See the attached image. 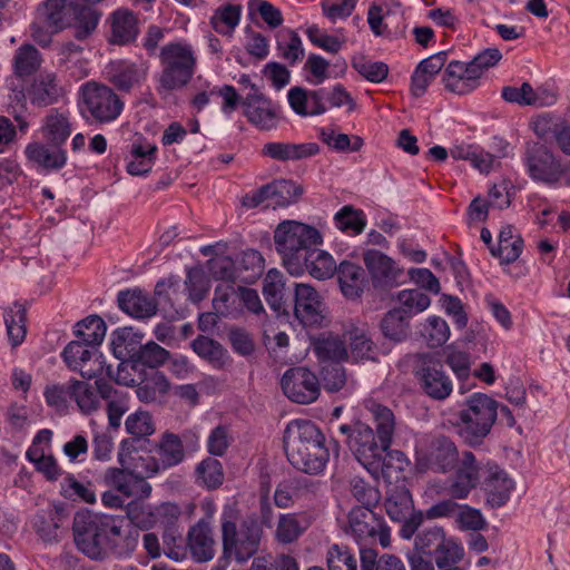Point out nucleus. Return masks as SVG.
<instances>
[{
  "label": "nucleus",
  "instance_id": "14",
  "mask_svg": "<svg viewBox=\"0 0 570 570\" xmlns=\"http://www.w3.org/2000/svg\"><path fill=\"white\" fill-rule=\"evenodd\" d=\"M66 365L72 371H79L87 380L98 377L104 372V357L96 348L81 341H71L62 351Z\"/></svg>",
  "mask_w": 570,
  "mask_h": 570
},
{
  "label": "nucleus",
  "instance_id": "40",
  "mask_svg": "<svg viewBox=\"0 0 570 570\" xmlns=\"http://www.w3.org/2000/svg\"><path fill=\"white\" fill-rule=\"evenodd\" d=\"M269 202L266 207H286L296 203L303 194V187L293 180L278 179L266 185Z\"/></svg>",
  "mask_w": 570,
  "mask_h": 570
},
{
  "label": "nucleus",
  "instance_id": "26",
  "mask_svg": "<svg viewBox=\"0 0 570 570\" xmlns=\"http://www.w3.org/2000/svg\"><path fill=\"white\" fill-rule=\"evenodd\" d=\"M316 483L307 478H289L279 482L274 492V503L281 509L291 508L296 501L313 494Z\"/></svg>",
  "mask_w": 570,
  "mask_h": 570
},
{
  "label": "nucleus",
  "instance_id": "18",
  "mask_svg": "<svg viewBox=\"0 0 570 570\" xmlns=\"http://www.w3.org/2000/svg\"><path fill=\"white\" fill-rule=\"evenodd\" d=\"M107 556H129L137 547L138 531L132 529L121 518L106 515Z\"/></svg>",
  "mask_w": 570,
  "mask_h": 570
},
{
  "label": "nucleus",
  "instance_id": "35",
  "mask_svg": "<svg viewBox=\"0 0 570 570\" xmlns=\"http://www.w3.org/2000/svg\"><path fill=\"white\" fill-rule=\"evenodd\" d=\"M484 484L488 502L497 508L505 504L513 489V481L497 465L489 466Z\"/></svg>",
  "mask_w": 570,
  "mask_h": 570
},
{
  "label": "nucleus",
  "instance_id": "64",
  "mask_svg": "<svg viewBox=\"0 0 570 570\" xmlns=\"http://www.w3.org/2000/svg\"><path fill=\"white\" fill-rule=\"evenodd\" d=\"M433 554L439 570H445L446 568H456L455 564L463 558L464 550L453 539L444 538Z\"/></svg>",
  "mask_w": 570,
  "mask_h": 570
},
{
  "label": "nucleus",
  "instance_id": "62",
  "mask_svg": "<svg viewBox=\"0 0 570 570\" xmlns=\"http://www.w3.org/2000/svg\"><path fill=\"white\" fill-rule=\"evenodd\" d=\"M196 474L197 482L209 490L219 488L224 481L222 463L213 458L203 460L196 468Z\"/></svg>",
  "mask_w": 570,
  "mask_h": 570
},
{
  "label": "nucleus",
  "instance_id": "53",
  "mask_svg": "<svg viewBox=\"0 0 570 570\" xmlns=\"http://www.w3.org/2000/svg\"><path fill=\"white\" fill-rule=\"evenodd\" d=\"M42 62L39 50L32 45L24 43L19 47L13 58V70L19 77L30 76L36 72Z\"/></svg>",
  "mask_w": 570,
  "mask_h": 570
},
{
  "label": "nucleus",
  "instance_id": "4",
  "mask_svg": "<svg viewBox=\"0 0 570 570\" xmlns=\"http://www.w3.org/2000/svg\"><path fill=\"white\" fill-rule=\"evenodd\" d=\"M498 402L483 393L468 396L455 423L459 435L470 445L481 444L498 417Z\"/></svg>",
  "mask_w": 570,
  "mask_h": 570
},
{
  "label": "nucleus",
  "instance_id": "61",
  "mask_svg": "<svg viewBox=\"0 0 570 570\" xmlns=\"http://www.w3.org/2000/svg\"><path fill=\"white\" fill-rule=\"evenodd\" d=\"M169 352L161 347L154 341H149L146 344L139 345L137 352L131 357H136L141 365L147 370L156 371L157 367L161 366L168 358Z\"/></svg>",
  "mask_w": 570,
  "mask_h": 570
},
{
  "label": "nucleus",
  "instance_id": "50",
  "mask_svg": "<svg viewBox=\"0 0 570 570\" xmlns=\"http://www.w3.org/2000/svg\"><path fill=\"white\" fill-rule=\"evenodd\" d=\"M148 372L136 357H126L122 360L116 373L111 372L110 366L107 367V374L115 380L117 384L124 386H137Z\"/></svg>",
  "mask_w": 570,
  "mask_h": 570
},
{
  "label": "nucleus",
  "instance_id": "1",
  "mask_svg": "<svg viewBox=\"0 0 570 570\" xmlns=\"http://www.w3.org/2000/svg\"><path fill=\"white\" fill-rule=\"evenodd\" d=\"M284 450L289 463L308 474L321 473L330 458L324 434L315 423L307 420H294L287 424Z\"/></svg>",
  "mask_w": 570,
  "mask_h": 570
},
{
  "label": "nucleus",
  "instance_id": "6",
  "mask_svg": "<svg viewBox=\"0 0 570 570\" xmlns=\"http://www.w3.org/2000/svg\"><path fill=\"white\" fill-rule=\"evenodd\" d=\"M80 111L85 118L98 124L115 121L124 110V101L112 88L96 81L80 87Z\"/></svg>",
  "mask_w": 570,
  "mask_h": 570
},
{
  "label": "nucleus",
  "instance_id": "56",
  "mask_svg": "<svg viewBox=\"0 0 570 570\" xmlns=\"http://www.w3.org/2000/svg\"><path fill=\"white\" fill-rule=\"evenodd\" d=\"M277 50L279 56L291 66L304 58V48L297 32L291 29L282 30L278 33Z\"/></svg>",
  "mask_w": 570,
  "mask_h": 570
},
{
  "label": "nucleus",
  "instance_id": "17",
  "mask_svg": "<svg viewBox=\"0 0 570 570\" xmlns=\"http://www.w3.org/2000/svg\"><path fill=\"white\" fill-rule=\"evenodd\" d=\"M294 314L304 326H317L323 321L322 299L309 284L295 283Z\"/></svg>",
  "mask_w": 570,
  "mask_h": 570
},
{
  "label": "nucleus",
  "instance_id": "47",
  "mask_svg": "<svg viewBox=\"0 0 570 570\" xmlns=\"http://www.w3.org/2000/svg\"><path fill=\"white\" fill-rule=\"evenodd\" d=\"M72 400L81 413L91 414L100 407L102 397L96 383L92 385L86 381L72 379Z\"/></svg>",
  "mask_w": 570,
  "mask_h": 570
},
{
  "label": "nucleus",
  "instance_id": "2",
  "mask_svg": "<svg viewBox=\"0 0 570 570\" xmlns=\"http://www.w3.org/2000/svg\"><path fill=\"white\" fill-rule=\"evenodd\" d=\"M318 229L297 220H284L274 232V243L283 265L292 275H302L306 255L314 246L322 244Z\"/></svg>",
  "mask_w": 570,
  "mask_h": 570
},
{
  "label": "nucleus",
  "instance_id": "20",
  "mask_svg": "<svg viewBox=\"0 0 570 570\" xmlns=\"http://www.w3.org/2000/svg\"><path fill=\"white\" fill-rule=\"evenodd\" d=\"M479 472L480 468L474 454L470 451L463 452L459 469L448 488L451 498L459 500L468 498L480 480Z\"/></svg>",
  "mask_w": 570,
  "mask_h": 570
},
{
  "label": "nucleus",
  "instance_id": "54",
  "mask_svg": "<svg viewBox=\"0 0 570 570\" xmlns=\"http://www.w3.org/2000/svg\"><path fill=\"white\" fill-rule=\"evenodd\" d=\"M75 334L87 345H99L106 335V324L98 315H91L76 324Z\"/></svg>",
  "mask_w": 570,
  "mask_h": 570
},
{
  "label": "nucleus",
  "instance_id": "63",
  "mask_svg": "<svg viewBox=\"0 0 570 570\" xmlns=\"http://www.w3.org/2000/svg\"><path fill=\"white\" fill-rule=\"evenodd\" d=\"M350 351L354 361L374 360L376 346L364 330L354 328L350 332Z\"/></svg>",
  "mask_w": 570,
  "mask_h": 570
},
{
  "label": "nucleus",
  "instance_id": "32",
  "mask_svg": "<svg viewBox=\"0 0 570 570\" xmlns=\"http://www.w3.org/2000/svg\"><path fill=\"white\" fill-rule=\"evenodd\" d=\"M118 304L121 311L136 318H148L157 312V302L141 289L120 292Z\"/></svg>",
  "mask_w": 570,
  "mask_h": 570
},
{
  "label": "nucleus",
  "instance_id": "15",
  "mask_svg": "<svg viewBox=\"0 0 570 570\" xmlns=\"http://www.w3.org/2000/svg\"><path fill=\"white\" fill-rule=\"evenodd\" d=\"M252 91L242 101L243 114L249 124L259 130H272L278 124V108L271 99L264 96L255 85Z\"/></svg>",
  "mask_w": 570,
  "mask_h": 570
},
{
  "label": "nucleus",
  "instance_id": "38",
  "mask_svg": "<svg viewBox=\"0 0 570 570\" xmlns=\"http://www.w3.org/2000/svg\"><path fill=\"white\" fill-rule=\"evenodd\" d=\"M76 6L77 3L69 0H46L43 16L53 32H60L72 26L77 12Z\"/></svg>",
  "mask_w": 570,
  "mask_h": 570
},
{
  "label": "nucleus",
  "instance_id": "10",
  "mask_svg": "<svg viewBox=\"0 0 570 570\" xmlns=\"http://www.w3.org/2000/svg\"><path fill=\"white\" fill-rule=\"evenodd\" d=\"M350 533L358 546H372L379 540L383 548L391 543V532L371 508L355 507L348 514Z\"/></svg>",
  "mask_w": 570,
  "mask_h": 570
},
{
  "label": "nucleus",
  "instance_id": "33",
  "mask_svg": "<svg viewBox=\"0 0 570 570\" xmlns=\"http://www.w3.org/2000/svg\"><path fill=\"white\" fill-rule=\"evenodd\" d=\"M311 520L307 513H283L278 517L275 539L277 542L288 544L297 541L308 529Z\"/></svg>",
  "mask_w": 570,
  "mask_h": 570
},
{
  "label": "nucleus",
  "instance_id": "9",
  "mask_svg": "<svg viewBox=\"0 0 570 570\" xmlns=\"http://www.w3.org/2000/svg\"><path fill=\"white\" fill-rule=\"evenodd\" d=\"M459 462L455 443L445 435H435L425 440L416 450V469L420 472L434 471L446 473Z\"/></svg>",
  "mask_w": 570,
  "mask_h": 570
},
{
  "label": "nucleus",
  "instance_id": "57",
  "mask_svg": "<svg viewBox=\"0 0 570 570\" xmlns=\"http://www.w3.org/2000/svg\"><path fill=\"white\" fill-rule=\"evenodd\" d=\"M399 307H395L409 320L425 311L430 304V297L420 289H403L397 293Z\"/></svg>",
  "mask_w": 570,
  "mask_h": 570
},
{
  "label": "nucleus",
  "instance_id": "43",
  "mask_svg": "<svg viewBox=\"0 0 570 570\" xmlns=\"http://www.w3.org/2000/svg\"><path fill=\"white\" fill-rule=\"evenodd\" d=\"M306 256V265L303 266L302 274L307 271L316 279L331 278L338 267L331 254L316 246L312 247Z\"/></svg>",
  "mask_w": 570,
  "mask_h": 570
},
{
  "label": "nucleus",
  "instance_id": "48",
  "mask_svg": "<svg viewBox=\"0 0 570 570\" xmlns=\"http://www.w3.org/2000/svg\"><path fill=\"white\" fill-rule=\"evenodd\" d=\"M194 352L208 361L214 367L222 368L228 361V353L224 346L207 336H198L191 343Z\"/></svg>",
  "mask_w": 570,
  "mask_h": 570
},
{
  "label": "nucleus",
  "instance_id": "37",
  "mask_svg": "<svg viewBox=\"0 0 570 570\" xmlns=\"http://www.w3.org/2000/svg\"><path fill=\"white\" fill-rule=\"evenodd\" d=\"M111 38L110 41L116 45H127L134 41L138 33V20L136 16L127 10L119 9L110 18Z\"/></svg>",
  "mask_w": 570,
  "mask_h": 570
},
{
  "label": "nucleus",
  "instance_id": "22",
  "mask_svg": "<svg viewBox=\"0 0 570 570\" xmlns=\"http://www.w3.org/2000/svg\"><path fill=\"white\" fill-rule=\"evenodd\" d=\"M148 69L146 61L119 60L110 65L109 80L118 90L129 92L145 81Z\"/></svg>",
  "mask_w": 570,
  "mask_h": 570
},
{
  "label": "nucleus",
  "instance_id": "60",
  "mask_svg": "<svg viewBox=\"0 0 570 570\" xmlns=\"http://www.w3.org/2000/svg\"><path fill=\"white\" fill-rule=\"evenodd\" d=\"M334 220L336 227L348 235H358L366 226L363 213L350 205L338 210L334 216Z\"/></svg>",
  "mask_w": 570,
  "mask_h": 570
},
{
  "label": "nucleus",
  "instance_id": "59",
  "mask_svg": "<svg viewBox=\"0 0 570 570\" xmlns=\"http://www.w3.org/2000/svg\"><path fill=\"white\" fill-rule=\"evenodd\" d=\"M75 14V37L78 40H85L88 38L97 28L101 18V12L97 9L86 6H76Z\"/></svg>",
  "mask_w": 570,
  "mask_h": 570
},
{
  "label": "nucleus",
  "instance_id": "34",
  "mask_svg": "<svg viewBox=\"0 0 570 570\" xmlns=\"http://www.w3.org/2000/svg\"><path fill=\"white\" fill-rule=\"evenodd\" d=\"M155 450L163 471L174 468L185 460L183 441L173 432H164L156 443Z\"/></svg>",
  "mask_w": 570,
  "mask_h": 570
},
{
  "label": "nucleus",
  "instance_id": "39",
  "mask_svg": "<svg viewBox=\"0 0 570 570\" xmlns=\"http://www.w3.org/2000/svg\"><path fill=\"white\" fill-rule=\"evenodd\" d=\"M213 307L215 314L223 317L238 318L243 314L239 304L238 286L222 284L215 288Z\"/></svg>",
  "mask_w": 570,
  "mask_h": 570
},
{
  "label": "nucleus",
  "instance_id": "52",
  "mask_svg": "<svg viewBox=\"0 0 570 570\" xmlns=\"http://www.w3.org/2000/svg\"><path fill=\"white\" fill-rule=\"evenodd\" d=\"M263 294L267 304L275 311H281L285 305V281L284 275L273 268L264 278Z\"/></svg>",
  "mask_w": 570,
  "mask_h": 570
},
{
  "label": "nucleus",
  "instance_id": "49",
  "mask_svg": "<svg viewBox=\"0 0 570 570\" xmlns=\"http://www.w3.org/2000/svg\"><path fill=\"white\" fill-rule=\"evenodd\" d=\"M4 323L8 338L13 347L20 345L26 337V308L19 303H13L4 312Z\"/></svg>",
  "mask_w": 570,
  "mask_h": 570
},
{
  "label": "nucleus",
  "instance_id": "25",
  "mask_svg": "<svg viewBox=\"0 0 570 570\" xmlns=\"http://www.w3.org/2000/svg\"><path fill=\"white\" fill-rule=\"evenodd\" d=\"M28 95L32 105L47 107L63 98L65 89L56 73L45 72L33 80Z\"/></svg>",
  "mask_w": 570,
  "mask_h": 570
},
{
  "label": "nucleus",
  "instance_id": "5",
  "mask_svg": "<svg viewBox=\"0 0 570 570\" xmlns=\"http://www.w3.org/2000/svg\"><path fill=\"white\" fill-rule=\"evenodd\" d=\"M262 535L263 529L256 518L248 517L236 523L225 515L222 522L224 558L246 562L258 551Z\"/></svg>",
  "mask_w": 570,
  "mask_h": 570
},
{
  "label": "nucleus",
  "instance_id": "12",
  "mask_svg": "<svg viewBox=\"0 0 570 570\" xmlns=\"http://www.w3.org/2000/svg\"><path fill=\"white\" fill-rule=\"evenodd\" d=\"M284 394L298 404H309L320 395V381L317 376L306 367H293L287 370L281 380Z\"/></svg>",
  "mask_w": 570,
  "mask_h": 570
},
{
  "label": "nucleus",
  "instance_id": "44",
  "mask_svg": "<svg viewBox=\"0 0 570 570\" xmlns=\"http://www.w3.org/2000/svg\"><path fill=\"white\" fill-rule=\"evenodd\" d=\"M409 461L405 454L401 451L390 449L384 452V454L380 458V465L377 471H368L375 479L383 478L387 482L397 481L405 468L407 466Z\"/></svg>",
  "mask_w": 570,
  "mask_h": 570
},
{
  "label": "nucleus",
  "instance_id": "27",
  "mask_svg": "<svg viewBox=\"0 0 570 570\" xmlns=\"http://www.w3.org/2000/svg\"><path fill=\"white\" fill-rule=\"evenodd\" d=\"M96 385L100 396L107 402L108 424L111 429L118 430L121 425L122 415L129 410L128 395L116 390L104 379H97Z\"/></svg>",
  "mask_w": 570,
  "mask_h": 570
},
{
  "label": "nucleus",
  "instance_id": "23",
  "mask_svg": "<svg viewBox=\"0 0 570 570\" xmlns=\"http://www.w3.org/2000/svg\"><path fill=\"white\" fill-rule=\"evenodd\" d=\"M187 547L193 558L198 562H206L214 558L216 541L208 521L202 519L189 529Z\"/></svg>",
  "mask_w": 570,
  "mask_h": 570
},
{
  "label": "nucleus",
  "instance_id": "36",
  "mask_svg": "<svg viewBox=\"0 0 570 570\" xmlns=\"http://www.w3.org/2000/svg\"><path fill=\"white\" fill-rule=\"evenodd\" d=\"M502 98L508 102L537 107L551 105L554 101L553 95L543 89L534 90L528 82H523L520 88L503 87Z\"/></svg>",
  "mask_w": 570,
  "mask_h": 570
},
{
  "label": "nucleus",
  "instance_id": "46",
  "mask_svg": "<svg viewBox=\"0 0 570 570\" xmlns=\"http://www.w3.org/2000/svg\"><path fill=\"white\" fill-rule=\"evenodd\" d=\"M157 146L145 144H132L130 160L127 164V171L130 175L139 176L149 173L155 164Z\"/></svg>",
  "mask_w": 570,
  "mask_h": 570
},
{
  "label": "nucleus",
  "instance_id": "16",
  "mask_svg": "<svg viewBox=\"0 0 570 570\" xmlns=\"http://www.w3.org/2000/svg\"><path fill=\"white\" fill-rule=\"evenodd\" d=\"M417 377L422 391L433 400H445L452 393V381L443 371L442 364L428 355L417 371Z\"/></svg>",
  "mask_w": 570,
  "mask_h": 570
},
{
  "label": "nucleus",
  "instance_id": "31",
  "mask_svg": "<svg viewBox=\"0 0 570 570\" xmlns=\"http://www.w3.org/2000/svg\"><path fill=\"white\" fill-rule=\"evenodd\" d=\"M335 273L344 297L347 299L360 298L366 285L363 268L355 263L343 261Z\"/></svg>",
  "mask_w": 570,
  "mask_h": 570
},
{
  "label": "nucleus",
  "instance_id": "28",
  "mask_svg": "<svg viewBox=\"0 0 570 570\" xmlns=\"http://www.w3.org/2000/svg\"><path fill=\"white\" fill-rule=\"evenodd\" d=\"M446 61V52L441 51L423 59L411 77V92L414 97H422L435 76L442 70Z\"/></svg>",
  "mask_w": 570,
  "mask_h": 570
},
{
  "label": "nucleus",
  "instance_id": "11",
  "mask_svg": "<svg viewBox=\"0 0 570 570\" xmlns=\"http://www.w3.org/2000/svg\"><path fill=\"white\" fill-rule=\"evenodd\" d=\"M363 263L368 272L372 288L379 295L387 294L392 288L401 285L404 271L386 254L367 249L363 253Z\"/></svg>",
  "mask_w": 570,
  "mask_h": 570
},
{
  "label": "nucleus",
  "instance_id": "42",
  "mask_svg": "<svg viewBox=\"0 0 570 570\" xmlns=\"http://www.w3.org/2000/svg\"><path fill=\"white\" fill-rule=\"evenodd\" d=\"M365 407L375 423L377 439L384 445H391L395 431V416L392 410L373 400L366 401Z\"/></svg>",
  "mask_w": 570,
  "mask_h": 570
},
{
  "label": "nucleus",
  "instance_id": "21",
  "mask_svg": "<svg viewBox=\"0 0 570 570\" xmlns=\"http://www.w3.org/2000/svg\"><path fill=\"white\" fill-rule=\"evenodd\" d=\"M442 82L448 91L466 95L479 87L480 78L469 62L453 60L445 67Z\"/></svg>",
  "mask_w": 570,
  "mask_h": 570
},
{
  "label": "nucleus",
  "instance_id": "3",
  "mask_svg": "<svg viewBox=\"0 0 570 570\" xmlns=\"http://www.w3.org/2000/svg\"><path fill=\"white\" fill-rule=\"evenodd\" d=\"M161 71L157 77L156 91L163 100H169L173 92L186 87L194 77L197 57L186 42H170L160 49Z\"/></svg>",
  "mask_w": 570,
  "mask_h": 570
},
{
  "label": "nucleus",
  "instance_id": "58",
  "mask_svg": "<svg viewBox=\"0 0 570 570\" xmlns=\"http://www.w3.org/2000/svg\"><path fill=\"white\" fill-rule=\"evenodd\" d=\"M264 263L265 261L258 250H244L237 263L240 281L245 283L255 282L264 271Z\"/></svg>",
  "mask_w": 570,
  "mask_h": 570
},
{
  "label": "nucleus",
  "instance_id": "55",
  "mask_svg": "<svg viewBox=\"0 0 570 570\" xmlns=\"http://www.w3.org/2000/svg\"><path fill=\"white\" fill-rule=\"evenodd\" d=\"M240 13V6L225 4L216 9L210 18V24L216 32L223 36H232L239 23Z\"/></svg>",
  "mask_w": 570,
  "mask_h": 570
},
{
  "label": "nucleus",
  "instance_id": "45",
  "mask_svg": "<svg viewBox=\"0 0 570 570\" xmlns=\"http://www.w3.org/2000/svg\"><path fill=\"white\" fill-rule=\"evenodd\" d=\"M314 352L322 361L340 362L346 360L348 354L344 342L331 333H323L313 342Z\"/></svg>",
  "mask_w": 570,
  "mask_h": 570
},
{
  "label": "nucleus",
  "instance_id": "29",
  "mask_svg": "<svg viewBox=\"0 0 570 570\" xmlns=\"http://www.w3.org/2000/svg\"><path fill=\"white\" fill-rule=\"evenodd\" d=\"M318 146L314 142L293 144L271 141L263 146L262 154L278 161H296L312 157L318 153Z\"/></svg>",
  "mask_w": 570,
  "mask_h": 570
},
{
  "label": "nucleus",
  "instance_id": "7",
  "mask_svg": "<svg viewBox=\"0 0 570 570\" xmlns=\"http://www.w3.org/2000/svg\"><path fill=\"white\" fill-rule=\"evenodd\" d=\"M72 530L79 551L95 560L107 557L106 514L77 513Z\"/></svg>",
  "mask_w": 570,
  "mask_h": 570
},
{
  "label": "nucleus",
  "instance_id": "30",
  "mask_svg": "<svg viewBox=\"0 0 570 570\" xmlns=\"http://www.w3.org/2000/svg\"><path fill=\"white\" fill-rule=\"evenodd\" d=\"M41 132L49 142L63 146L72 132L70 112L58 108L50 109L42 119Z\"/></svg>",
  "mask_w": 570,
  "mask_h": 570
},
{
  "label": "nucleus",
  "instance_id": "41",
  "mask_svg": "<svg viewBox=\"0 0 570 570\" xmlns=\"http://www.w3.org/2000/svg\"><path fill=\"white\" fill-rule=\"evenodd\" d=\"M169 389L170 384L164 373L148 371L144 380L137 384L136 395L144 403H154L165 396Z\"/></svg>",
  "mask_w": 570,
  "mask_h": 570
},
{
  "label": "nucleus",
  "instance_id": "51",
  "mask_svg": "<svg viewBox=\"0 0 570 570\" xmlns=\"http://www.w3.org/2000/svg\"><path fill=\"white\" fill-rule=\"evenodd\" d=\"M125 430L131 435L129 440L135 443L136 441L153 435L156 431V424L153 415L148 411L137 410L126 417Z\"/></svg>",
  "mask_w": 570,
  "mask_h": 570
},
{
  "label": "nucleus",
  "instance_id": "19",
  "mask_svg": "<svg viewBox=\"0 0 570 570\" xmlns=\"http://www.w3.org/2000/svg\"><path fill=\"white\" fill-rule=\"evenodd\" d=\"M24 155L33 167L45 171L60 170L67 164V151L53 142H30L26 146Z\"/></svg>",
  "mask_w": 570,
  "mask_h": 570
},
{
  "label": "nucleus",
  "instance_id": "13",
  "mask_svg": "<svg viewBox=\"0 0 570 570\" xmlns=\"http://www.w3.org/2000/svg\"><path fill=\"white\" fill-rule=\"evenodd\" d=\"M524 161L533 180L556 185L562 176L563 170L560 161L543 145L533 144L528 146Z\"/></svg>",
  "mask_w": 570,
  "mask_h": 570
},
{
  "label": "nucleus",
  "instance_id": "24",
  "mask_svg": "<svg viewBox=\"0 0 570 570\" xmlns=\"http://www.w3.org/2000/svg\"><path fill=\"white\" fill-rule=\"evenodd\" d=\"M118 461L122 468L135 474L154 476L163 471L156 456L141 455L135 450L134 442L130 440L120 442Z\"/></svg>",
  "mask_w": 570,
  "mask_h": 570
},
{
  "label": "nucleus",
  "instance_id": "8",
  "mask_svg": "<svg viewBox=\"0 0 570 570\" xmlns=\"http://www.w3.org/2000/svg\"><path fill=\"white\" fill-rule=\"evenodd\" d=\"M338 430L346 435V443L355 459L367 471H377L381 466L380 458L391 445H384L375 435L374 430L364 423H356L353 426L342 424Z\"/></svg>",
  "mask_w": 570,
  "mask_h": 570
}]
</instances>
